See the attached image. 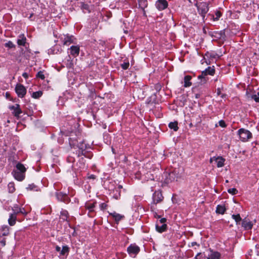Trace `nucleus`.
Segmentation results:
<instances>
[{
    "instance_id": "423d86ee",
    "label": "nucleus",
    "mask_w": 259,
    "mask_h": 259,
    "mask_svg": "<svg viewBox=\"0 0 259 259\" xmlns=\"http://www.w3.org/2000/svg\"><path fill=\"white\" fill-rule=\"evenodd\" d=\"M140 247L135 243L131 244L127 248V251L132 257H135L140 252Z\"/></svg>"
},
{
    "instance_id": "c756f323",
    "label": "nucleus",
    "mask_w": 259,
    "mask_h": 259,
    "mask_svg": "<svg viewBox=\"0 0 259 259\" xmlns=\"http://www.w3.org/2000/svg\"><path fill=\"white\" fill-rule=\"evenodd\" d=\"M61 218L62 219L63 221H67L69 222V221L68 220V218L69 217V213L67 210L65 209H62L60 212Z\"/></svg>"
},
{
    "instance_id": "a19ab883",
    "label": "nucleus",
    "mask_w": 259,
    "mask_h": 259,
    "mask_svg": "<svg viewBox=\"0 0 259 259\" xmlns=\"http://www.w3.org/2000/svg\"><path fill=\"white\" fill-rule=\"evenodd\" d=\"M120 66L123 70L127 69L130 66V63H129L128 60L127 59L125 60L124 62L123 63L121 64Z\"/></svg>"
},
{
    "instance_id": "412c9836",
    "label": "nucleus",
    "mask_w": 259,
    "mask_h": 259,
    "mask_svg": "<svg viewBox=\"0 0 259 259\" xmlns=\"http://www.w3.org/2000/svg\"><path fill=\"white\" fill-rule=\"evenodd\" d=\"M17 43L19 46H25L26 44V38L24 34H21L18 36Z\"/></svg>"
},
{
    "instance_id": "4d7b16f0",
    "label": "nucleus",
    "mask_w": 259,
    "mask_h": 259,
    "mask_svg": "<svg viewBox=\"0 0 259 259\" xmlns=\"http://www.w3.org/2000/svg\"><path fill=\"white\" fill-rule=\"evenodd\" d=\"M255 253L257 255H259V244L255 245Z\"/></svg>"
},
{
    "instance_id": "393cba45",
    "label": "nucleus",
    "mask_w": 259,
    "mask_h": 259,
    "mask_svg": "<svg viewBox=\"0 0 259 259\" xmlns=\"http://www.w3.org/2000/svg\"><path fill=\"white\" fill-rule=\"evenodd\" d=\"M16 219L17 214H16L14 212L11 213L8 219L9 224L11 226H14L16 224Z\"/></svg>"
},
{
    "instance_id": "a18cd8bd",
    "label": "nucleus",
    "mask_w": 259,
    "mask_h": 259,
    "mask_svg": "<svg viewBox=\"0 0 259 259\" xmlns=\"http://www.w3.org/2000/svg\"><path fill=\"white\" fill-rule=\"evenodd\" d=\"M251 99L254 100L256 102L259 103V92L252 94L250 96Z\"/></svg>"
},
{
    "instance_id": "79ce46f5",
    "label": "nucleus",
    "mask_w": 259,
    "mask_h": 259,
    "mask_svg": "<svg viewBox=\"0 0 259 259\" xmlns=\"http://www.w3.org/2000/svg\"><path fill=\"white\" fill-rule=\"evenodd\" d=\"M215 17H214V16L213 15H211V16L212 17V19H213V20L214 21H218V20H219L220 18L222 16V13H221V12L220 11H217L215 12Z\"/></svg>"
},
{
    "instance_id": "603ef678",
    "label": "nucleus",
    "mask_w": 259,
    "mask_h": 259,
    "mask_svg": "<svg viewBox=\"0 0 259 259\" xmlns=\"http://www.w3.org/2000/svg\"><path fill=\"white\" fill-rule=\"evenodd\" d=\"M0 243L2 244L3 246H5L6 244V238L0 236Z\"/></svg>"
},
{
    "instance_id": "20e7f679",
    "label": "nucleus",
    "mask_w": 259,
    "mask_h": 259,
    "mask_svg": "<svg viewBox=\"0 0 259 259\" xmlns=\"http://www.w3.org/2000/svg\"><path fill=\"white\" fill-rule=\"evenodd\" d=\"M55 195L58 201L68 204L71 201L70 198L68 197V193L57 191L55 192Z\"/></svg>"
},
{
    "instance_id": "49530a36",
    "label": "nucleus",
    "mask_w": 259,
    "mask_h": 259,
    "mask_svg": "<svg viewBox=\"0 0 259 259\" xmlns=\"http://www.w3.org/2000/svg\"><path fill=\"white\" fill-rule=\"evenodd\" d=\"M4 45L6 48H8L9 49L14 48L16 47L12 41L10 40L5 44Z\"/></svg>"
},
{
    "instance_id": "f03ea898",
    "label": "nucleus",
    "mask_w": 259,
    "mask_h": 259,
    "mask_svg": "<svg viewBox=\"0 0 259 259\" xmlns=\"http://www.w3.org/2000/svg\"><path fill=\"white\" fill-rule=\"evenodd\" d=\"M210 4V2H200L199 6L198 7V13L202 17L203 21H205L206 14L209 11Z\"/></svg>"
},
{
    "instance_id": "bb28decb",
    "label": "nucleus",
    "mask_w": 259,
    "mask_h": 259,
    "mask_svg": "<svg viewBox=\"0 0 259 259\" xmlns=\"http://www.w3.org/2000/svg\"><path fill=\"white\" fill-rule=\"evenodd\" d=\"M112 194V197L116 200H118L120 198L121 196V190L119 189L114 188L112 192H111Z\"/></svg>"
},
{
    "instance_id": "c03bdc74",
    "label": "nucleus",
    "mask_w": 259,
    "mask_h": 259,
    "mask_svg": "<svg viewBox=\"0 0 259 259\" xmlns=\"http://www.w3.org/2000/svg\"><path fill=\"white\" fill-rule=\"evenodd\" d=\"M8 187L10 193H12L15 191V188L13 183H10L8 185Z\"/></svg>"
},
{
    "instance_id": "09e8293b",
    "label": "nucleus",
    "mask_w": 259,
    "mask_h": 259,
    "mask_svg": "<svg viewBox=\"0 0 259 259\" xmlns=\"http://www.w3.org/2000/svg\"><path fill=\"white\" fill-rule=\"evenodd\" d=\"M67 161L68 163H72L75 161V158L72 155H69L67 158Z\"/></svg>"
},
{
    "instance_id": "aec40b11",
    "label": "nucleus",
    "mask_w": 259,
    "mask_h": 259,
    "mask_svg": "<svg viewBox=\"0 0 259 259\" xmlns=\"http://www.w3.org/2000/svg\"><path fill=\"white\" fill-rule=\"evenodd\" d=\"M62 49L59 46L55 45L48 50L49 54H57L61 53Z\"/></svg>"
},
{
    "instance_id": "c9c22d12",
    "label": "nucleus",
    "mask_w": 259,
    "mask_h": 259,
    "mask_svg": "<svg viewBox=\"0 0 259 259\" xmlns=\"http://www.w3.org/2000/svg\"><path fill=\"white\" fill-rule=\"evenodd\" d=\"M65 65L66 66V67L70 69V68H73V63L72 60H71L70 56H68V59H67L66 62H65Z\"/></svg>"
},
{
    "instance_id": "7ed1b4c3",
    "label": "nucleus",
    "mask_w": 259,
    "mask_h": 259,
    "mask_svg": "<svg viewBox=\"0 0 259 259\" xmlns=\"http://www.w3.org/2000/svg\"><path fill=\"white\" fill-rule=\"evenodd\" d=\"M241 141L245 142L249 141L252 138V133L245 128H240L237 132Z\"/></svg>"
},
{
    "instance_id": "6e6552de",
    "label": "nucleus",
    "mask_w": 259,
    "mask_h": 259,
    "mask_svg": "<svg viewBox=\"0 0 259 259\" xmlns=\"http://www.w3.org/2000/svg\"><path fill=\"white\" fill-rule=\"evenodd\" d=\"M209 34L212 37L217 39H222L225 40L226 36L225 35V29L221 31H215L213 32H209Z\"/></svg>"
},
{
    "instance_id": "b1692460",
    "label": "nucleus",
    "mask_w": 259,
    "mask_h": 259,
    "mask_svg": "<svg viewBox=\"0 0 259 259\" xmlns=\"http://www.w3.org/2000/svg\"><path fill=\"white\" fill-rule=\"evenodd\" d=\"M202 76L203 75H213L215 73V69L214 68H211V67H208L206 69H205L204 71H202Z\"/></svg>"
},
{
    "instance_id": "6ab92c4d",
    "label": "nucleus",
    "mask_w": 259,
    "mask_h": 259,
    "mask_svg": "<svg viewBox=\"0 0 259 259\" xmlns=\"http://www.w3.org/2000/svg\"><path fill=\"white\" fill-rule=\"evenodd\" d=\"M70 251V248L66 245H63L62 248L60 252L59 257H63L64 256L67 257Z\"/></svg>"
},
{
    "instance_id": "4be33fe9",
    "label": "nucleus",
    "mask_w": 259,
    "mask_h": 259,
    "mask_svg": "<svg viewBox=\"0 0 259 259\" xmlns=\"http://www.w3.org/2000/svg\"><path fill=\"white\" fill-rule=\"evenodd\" d=\"M155 228L158 232L162 233L167 230V226L166 224H156Z\"/></svg>"
},
{
    "instance_id": "de8ad7c7",
    "label": "nucleus",
    "mask_w": 259,
    "mask_h": 259,
    "mask_svg": "<svg viewBox=\"0 0 259 259\" xmlns=\"http://www.w3.org/2000/svg\"><path fill=\"white\" fill-rule=\"evenodd\" d=\"M36 77L37 78H40L42 80H44L45 78V75L44 74V73L41 71H39L37 72V73L36 75Z\"/></svg>"
},
{
    "instance_id": "37998d69",
    "label": "nucleus",
    "mask_w": 259,
    "mask_h": 259,
    "mask_svg": "<svg viewBox=\"0 0 259 259\" xmlns=\"http://www.w3.org/2000/svg\"><path fill=\"white\" fill-rule=\"evenodd\" d=\"M84 160L83 158H80V160H79V163L80 165L79 166L78 168L80 170L84 169V168H86V166H85V163H84Z\"/></svg>"
},
{
    "instance_id": "5fc2aeb1",
    "label": "nucleus",
    "mask_w": 259,
    "mask_h": 259,
    "mask_svg": "<svg viewBox=\"0 0 259 259\" xmlns=\"http://www.w3.org/2000/svg\"><path fill=\"white\" fill-rule=\"evenodd\" d=\"M36 186L34 184H30L28 185V187L27 188V189H29L30 190H35V188H36Z\"/></svg>"
},
{
    "instance_id": "69168bd1",
    "label": "nucleus",
    "mask_w": 259,
    "mask_h": 259,
    "mask_svg": "<svg viewBox=\"0 0 259 259\" xmlns=\"http://www.w3.org/2000/svg\"><path fill=\"white\" fill-rule=\"evenodd\" d=\"M215 158H216V157H215V156L210 158V162L211 163L213 160L215 161Z\"/></svg>"
},
{
    "instance_id": "473e14b6",
    "label": "nucleus",
    "mask_w": 259,
    "mask_h": 259,
    "mask_svg": "<svg viewBox=\"0 0 259 259\" xmlns=\"http://www.w3.org/2000/svg\"><path fill=\"white\" fill-rule=\"evenodd\" d=\"M168 126L169 128L173 130L175 132H177L179 129L177 121L169 122Z\"/></svg>"
},
{
    "instance_id": "f704fd0d",
    "label": "nucleus",
    "mask_w": 259,
    "mask_h": 259,
    "mask_svg": "<svg viewBox=\"0 0 259 259\" xmlns=\"http://www.w3.org/2000/svg\"><path fill=\"white\" fill-rule=\"evenodd\" d=\"M139 4V8L144 10L148 7V2L147 0H137Z\"/></svg>"
},
{
    "instance_id": "a211bd4d",
    "label": "nucleus",
    "mask_w": 259,
    "mask_h": 259,
    "mask_svg": "<svg viewBox=\"0 0 259 259\" xmlns=\"http://www.w3.org/2000/svg\"><path fill=\"white\" fill-rule=\"evenodd\" d=\"M69 50H70V54L74 57L78 56L80 52V48L78 46H72Z\"/></svg>"
},
{
    "instance_id": "052dcab7",
    "label": "nucleus",
    "mask_w": 259,
    "mask_h": 259,
    "mask_svg": "<svg viewBox=\"0 0 259 259\" xmlns=\"http://www.w3.org/2000/svg\"><path fill=\"white\" fill-rule=\"evenodd\" d=\"M22 76L25 79H27L28 78V74L26 72H24L22 74Z\"/></svg>"
},
{
    "instance_id": "8fccbe9b",
    "label": "nucleus",
    "mask_w": 259,
    "mask_h": 259,
    "mask_svg": "<svg viewBox=\"0 0 259 259\" xmlns=\"http://www.w3.org/2000/svg\"><path fill=\"white\" fill-rule=\"evenodd\" d=\"M228 192L232 195H235L238 193V190L236 188H230L228 190Z\"/></svg>"
},
{
    "instance_id": "f3484780",
    "label": "nucleus",
    "mask_w": 259,
    "mask_h": 259,
    "mask_svg": "<svg viewBox=\"0 0 259 259\" xmlns=\"http://www.w3.org/2000/svg\"><path fill=\"white\" fill-rule=\"evenodd\" d=\"M252 223L250 221H248V220L245 218L242 221L241 226L244 229L246 230H250L252 227Z\"/></svg>"
},
{
    "instance_id": "f8f14e48",
    "label": "nucleus",
    "mask_w": 259,
    "mask_h": 259,
    "mask_svg": "<svg viewBox=\"0 0 259 259\" xmlns=\"http://www.w3.org/2000/svg\"><path fill=\"white\" fill-rule=\"evenodd\" d=\"M164 175L165 177V181L167 183L171 182L175 180L177 181V174L174 171H171L170 172H166L164 174Z\"/></svg>"
},
{
    "instance_id": "0eeeda50",
    "label": "nucleus",
    "mask_w": 259,
    "mask_h": 259,
    "mask_svg": "<svg viewBox=\"0 0 259 259\" xmlns=\"http://www.w3.org/2000/svg\"><path fill=\"white\" fill-rule=\"evenodd\" d=\"M96 201H94L92 203L90 202H87L85 203L84 207L85 209L89 210L88 215L89 217L93 218L95 216L96 212L94 210V208L96 206Z\"/></svg>"
},
{
    "instance_id": "bf43d9fd",
    "label": "nucleus",
    "mask_w": 259,
    "mask_h": 259,
    "mask_svg": "<svg viewBox=\"0 0 259 259\" xmlns=\"http://www.w3.org/2000/svg\"><path fill=\"white\" fill-rule=\"evenodd\" d=\"M195 245L199 246V244H197L196 242H192L191 243V245H189V247H193Z\"/></svg>"
},
{
    "instance_id": "4c0bfd02",
    "label": "nucleus",
    "mask_w": 259,
    "mask_h": 259,
    "mask_svg": "<svg viewBox=\"0 0 259 259\" xmlns=\"http://www.w3.org/2000/svg\"><path fill=\"white\" fill-rule=\"evenodd\" d=\"M81 6V10L84 11V10L87 11L89 13H90V6L88 4H85L84 2H81L80 3Z\"/></svg>"
},
{
    "instance_id": "cd10ccee",
    "label": "nucleus",
    "mask_w": 259,
    "mask_h": 259,
    "mask_svg": "<svg viewBox=\"0 0 259 259\" xmlns=\"http://www.w3.org/2000/svg\"><path fill=\"white\" fill-rule=\"evenodd\" d=\"M14 170L17 171H20L21 172H23L25 174L26 169L24 165L20 162H18L16 165V169H14Z\"/></svg>"
},
{
    "instance_id": "13d9d810",
    "label": "nucleus",
    "mask_w": 259,
    "mask_h": 259,
    "mask_svg": "<svg viewBox=\"0 0 259 259\" xmlns=\"http://www.w3.org/2000/svg\"><path fill=\"white\" fill-rule=\"evenodd\" d=\"M193 3H194V6L197 8V10H198V7L200 5V3H198L197 0H193Z\"/></svg>"
},
{
    "instance_id": "9b49d317",
    "label": "nucleus",
    "mask_w": 259,
    "mask_h": 259,
    "mask_svg": "<svg viewBox=\"0 0 259 259\" xmlns=\"http://www.w3.org/2000/svg\"><path fill=\"white\" fill-rule=\"evenodd\" d=\"M155 6L159 11H162L167 8L168 3L166 0H157Z\"/></svg>"
},
{
    "instance_id": "2f4dec72",
    "label": "nucleus",
    "mask_w": 259,
    "mask_h": 259,
    "mask_svg": "<svg viewBox=\"0 0 259 259\" xmlns=\"http://www.w3.org/2000/svg\"><path fill=\"white\" fill-rule=\"evenodd\" d=\"M148 104H156L157 103V96L155 93L152 94L150 97L147 99Z\"/></svg>"
},
{
    "instance_id": "5701e85b",
    "label": "nucleus",
    "mask_w": 259,
    "mask_h": 259,
    "mask_svg": "<svg viewBox=\"0 0 259 259\" xmlns=\"http://www.w3.org/2000/svg\"><path fill=\"white\" fill-rule=\"evenodd\" d=\"M10 227L8 226H2L0 229V236H7L9 235Z\"/></svg>"
},
{
    "instance_id": "a878e982",
    "label": "nucleus",
    "mask_w": 259,
    "mask_h": 259,
    "mask_svg": "<svg viewBox=\"0 0 259 259\" xmlns=\"http://www.w3.org/2000/svg\"><path fill=\"white\" fill-rule=\"evenodd\" d=\"M215 161L218 167H223L224 165L225 159L222 156H218L215 158Z\"/></svg>"
},
{
    "instance_id": "58836bf2",
    "label": "nucleus",
    "mask_w": 259,
    "mask_h": 259,
    "mask_svg": "<svg viewBox=\"0 0 259 259\" xmlns=\"http://www.w3.org/2000/svg\"><path fill=\"white\" fill-rule=\"evenodd\" d=\"M198 78L201 80V82L202 84L205 83L208 79V77H206V75L202 76V72H201V74L198 76Z\"/></svg>"
},
{
    "instance_id": "e2e57ef3",
    "label": "nucleus",
    "mask_w": 259,
    "mask_h": 259,
    "mask_svg": "<svg viewBox=\"0 0 259 259\" xmlns=\"http://www.w3.org/2000/svg\"><path fill=\"white\" fill-rule=\"evenodd\" d=\"M88 179H95L96 176L94 175H91L88 177Z\"/></svg>"
},
{
    "instance_id": "ddd939ff",
    "label": "nucleus",
    "mask_w": 259,
    "mask_h": 259,
    "mask_svg": "<svg viewBox=\"0 0 259 259\" xmlns=\"http://www.w3.org/2000/svg\"><path fill=\"white\" fill-rule=\"evenodd\" d=\"M12 211L16 214H18L19 213L22 214L24 215H26L27 214V212L26 211L24 208L19 207L18 204H15L12 208Z\"/></svg>"
},
{
    "instance_id": "680f3d73",
    "label": "nucleus",
    "mask_w": 259,
    "mask_h": 259,
    "mask_svg": "<svg viewBox=\"0 0 259 259\" xmlns=\"http://www.w3.org/2000/svg\"><path fill=\"white\" fill-rule=\"evenodd\" d=\"M55 250H56V251L60 252L61 249V247L60 246L57 245L55 247Z\"/></svg>"
},
{
    "instance_id": "dca6fc26",
    "label": "nucleus",
    "mask_w": 259,
    "mask_h": 259,
    "mask_svg": "<svg viewBox=\"0 0 259 259\" xmlns=\"http://www.w3.org/2000/svg\"><path fill=\"white\" fill-rule=\"evenodd\" d=\"M12 174H13V176L14 177L15 179H16L18 181H23L25 178V174L23 172H21L20 171H17L16 170H13Z\"/></svg>"
},
{
    "instance_id": "4468645a",
    "label": "nucleus",
    "mask_w": 259,
    "mask_h": 259,
    "mask_svg": "<svg viewBox=\"0 0 259 259\" xmlns=\"http://www.w3.org/2000/svg\"><path fill=\"white\" fill-rule=\"evenodd\" d=\"M110 216L112 217L114 220L115 223L118 224L119 222L124 219L125 217L124 215L120 214L114 211L113 212L109 213Z\"/></svg>"
},
{
    "instance_id": "864d4df0",
    "label": "nucleus",
    "mask_w": 259,
    "mask_h": 259,
    "mask_svg": "<svg viewBox=\"0 0 259 259\" xmlns=\"http://www.w3.org/2000/svg\"><path fill=\"white\" fill-rule=\"evenodd\" d=\"M219 124L220 126L222 127H227V124L225 123V121L224 120H221L219 121Z\"/></svg>"
},
{
    "instance_id": "1a4fd4ad",
    "label": "nucleus",
    "mask_w": 259,
    "mask_h": 259,
    "mask_svg": "<svg viewBox=\"0 0 259 259\" xmlns=\"http://www.w3.org/2000/svg\"><path fill=\"white\" fill-rule=\"evenodd\" d=\"M9 109L13 111V115L16 117L17 119L20 118V114L22 113V111L20 108V106L18 104H16L15 105H12L9 107Z\"/></svg>"
},
{
    "instance_id": "72a5a7b5",
    "label": "nucleus",
    "mask_w": 259,
    "mask_h": 259,
    "mask_svg": "<svg viewBox=\"0 0 259 259\" xmlns=\"http://www.w3.org/2000/svg\"><path fill=\"white\" fill-rule=\"evenodd\" d=\"M226 209L224 205H218L217 206L215 212L217 213L223 214L225 213Z\"/></svg>"
},
{
    "instance_id": "774afa93",
    "label": "nucleus",
    "mask_w": 259,
    "mask_h": 259,
    "mask_svg": "<svg viewBox=\"0 0 259 259\" xmlns=\"http://www.w3.org/2000/svg\"><path fill=\"white\" fill-rule=\"evenodd\" d=\"M217 95H221V90L220 89H217Z\"/></svg>"
},
{
    "instance_id": "3c124183",
    "label": "nucleus",
    "mask_w": 259,
    "mask_h": 259,
    "mask_svg": "<svg viewBox=\"0 0 259 259\" xmlns=\"http://www.w3.org/2000/svg\"><path fill=\"white\" fill-rule=\"evenodd\" d=\"M107 207V204L105 203H102L100 204V208L102 210H105Z\"/></svg>"
},
{
    "instance_id": "e433bc0d",
    "label": "nucleus",
    "mask_w": 259,
    "mask_h": 259,
    "mask_svg": "<svg viewBox=\"0 0 259 259\" xmlns=\"http://www.w3.org/2000/svg\"><path fill=\"white\" fill-rule=\"evenodd\" d=\"M232 217L235 221L237 225L240 224L241 222L242 221L239 214H233Z\"/></svg>"
},
{
    "instance_id": "6e6d98bb",
    "label": "nucleus",
    "mask_w": 259,
    "mask_h": 259,
    "mask_svg": "<svg viewBox=\"0 0 259 259\" xmlns=\"http://www.w3.org/2000/svg\"><path fill=\"white\" fill-rule=\"evenodd\" d=\"M166 222V219L165 218H161L159 222H157V224H166L165 222Z\"/></svg>"
},
{
    "instance_id": "c85d7f7f",
    "label": "nucleus",
    "mask_w": 259,
    "mask_h": 259,
    "mask_svg": "<svg viewBox=\"0 0 259 259\" xmlns=\"http://www.w3.org/2000/svg\"><path fill=\"white\" fill-rule=\"evenodd\" d=\"M211 253L207 257V259H220L221 253L218 251H213L211 250Z\"/></svg>"
},
{
    "instance_id": "f257e3e1",
    "label": "nucleus",
    "mask_w": 259,
    "mask_h": 259,
    "mask_svg": "<svg viewBox=\"0 0 259 259\" xmlns=\"http://www.w3.org/2000/svg\"><path fill=\"white\" fill-rule=\"evenodd\" d=\"M69 144L71 148H77L75 154L78 157L83 155L84 157L91 159L93 157V153L88 150L90 149L89 144L84 143V140L82 139L80 135H71L68 139Z\"/></svg>"
},
{
    "instance_id": "2eb2a0df",
    "label": "nucleus",
    "mask_w": 259,
    "mask_h": 259,
    "mask_svg": "<svg viewBox=\"0 0 259 259\" xmlns=\"http://www.w3.org/2000/svg\"><path fill=\"white\" fill-rule=\"evenodd\" d=\"M75 38L73 35H66L64 36L63 44L65 46H69L71 44L74 43Z\"/></svg>"
},
{
    "instance_id": "0e129e2a",
    "label": "nucleus",
    "mask_w": 259,
    "mask_h": 259,
    "mask_svg": "<svg viewBox=\"0 0 259 259\" xmlns=\"http://www.w3.org/2000/svg\"><path fill=\"white\" fill-rule=\"evenodd\" d=\"M6 96L7 99H9L10 97V94L8 92H7L6 94Z\"/></svg>"
},
{
    "instance_id": "39448f33",
    "label": "nucleus",
    "mask_w": 259,
    "mask_h": 259,
    "mask_svg": "<svg viewBox=\"0 0 259 259\" xmlns=\"http://www.w3.org/2000/svg\"><path fill=\"white\" fill-rule=\"evenodd\" d=\"M15 91L17 94L18 97L20 98H23L25 97L27 93L26 88L21 83H17L15 88Z\"/></svg>"
},
{
    "instance_id": "338daca9",
    "label": "nucleus",
    "mask_w": 259,
    "mask_h": 259,
    "mask_svg": "<svg viewBox=\"0 0 259 259\" xmlns=\"http://www.w3.org/2000/svg\"><path fill=\"white\" fill-rule=\"evenodd\" d=\"M201 254V253L199 252V253H198L197 254V255L195 256V257H194L195 259H198V256H199Z\"/></svg>"
},
{
    "instance_id": "7c9ffc66",
    "label": "nucleus",
    "mask_w": 259,
    "mask_h": 259,
    "mask_svg": "<svg viewBox=\"0 0 259 259\" xmlns=\"http://www.w3.org/2000/svg\"><path fill=\"white\" fill-rule=\"evenodd\" d=\"M191 78H192V77L190 75H186L184 77V86L185 88L189 87L191 85L192 83L190 81Z\"/></svg>"
},
{
    "instance_id": "ea45409f",
    "label": "nucleus",
    "mask_w": 259,
    "mask_h": 259,
    "mask_svg": "<svg viewBox=\"0 0 259 259\" xmlns=\"http://www.w3.org/2000/svg\"><path fill=\"white\" fill-rule=\"evenodd\" d=\"M42 95V92L41 91L33 92L31 97L34 99H38Z\"/></svg>"
},
{
    "instance_id": "9d476101",
    "label": "nucleus",
    "mask_w": 259,
    "mask_h": 259,
    "mask_svg": "<svg viewBox=\"0 0 259 259\" xmlns=\"http://www.w3.org/2000/svg\"><path fill=\"white\" fill-rule=\"evenodd\" d=\"M163 198V196H162L161 191H156L153 194L152 199L154 204L156 205L157 203L162 202Z\"/></svg>"
}]
</instances>
